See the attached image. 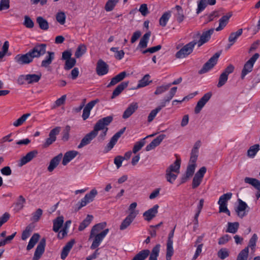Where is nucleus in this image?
<instances>
[{
  "label": "nucleus",
  "mask_w": 260,
  "mask_h": 260,
  "mask_svg": "<svg viewBox=\"0 0 260 260\" xmlns=\"http://www.w3.org/2000/svg\"><path fill=\"white\" fill-rule=\"evenodd\" d=\"M66 15L63 12H59L56 14V19L58 22L60 24L63 25L66 22Z\"/></svg>",
  "instance_id": "obj_64"
},
{
  "label": "nucleus",
  "mask_w": 260,
  "mask_h": 260,
  "mask_svg": "<svg viewBox=\"0 0 260 260\" xmlns=\"http://www.w3.org/2000/svg\"><path fill=\"white\" fill-rule=\"evenodd\" d=\"M220 56V53L217 52L215 53L203 66L202 68L199 71V74H205L211 69H212L217 63L218 58Z\"/></svg>",
  "instance_id": "obj_7"
},
{
  "label": "nucleus",
  "mask_w": 260,
  "mask_h": 260,
  "mask_svg": "<svg viewBox=\"0 0 260 260\" xmlns=\"http://www.w3.org/2000/svg\"><path fill=\"white\" fill-rule=\"evenodd\" d=\"M216 3V0H200L198 3L197 13L199 14L203 11L208 5L213 6Z\"/></svg>",
  "instance_id": "obj_22"
},
{
  "label": "nucleus",
  "mask_w": 260,
  "mask_h": 260,
  "mask_svg": "<svg viewBox=\"0 0 260 260\" xmlns=\"http://www.w3.org/2000/svg\"><path fill=\"white\" fill-rule=\"evenodd\" d=\"M30 116V113H26L22 115L20 118L15 121L13 125L15 127H18L21 125L27 119V118Z\"/></svg>",
  "instance_id": "obj_51"
},
{
  "label": "nucleus",
  "mask_w": 260,
  "mask_h": 260,
  "mask_svg": "<svg viewBox=\"0 0 260 260\" xmlns=\"http://www.w3.org/2000/svg\"><path fill=\"white\" fill-rule=\"evenodd\" d=\"M64 222V218L62 216L56 217L53 221V231L57 233L59 232V229L63 226Z\"/></svg>",
  "instance_id": "obj_33"
},
{
  "label": "nucleus",
  "mask_w": 260,
  "mask_h": 260,
  "mask_svg": "<svg viewBox=\"0 0 260 260\" xmlns=\"http://www.w3.org/2000/svg\"><path fill=\"white\" fill-rule=\"evenodd\" d=\"M145 138H144L135 143L133 149V152L134 153H136L144 146L145 144Z\"/></svg>",
  "instance_id": "obj_56"
},
{
  "label": "nucleus",
  "mask_w": 260,
  "mask_h": 260,
  "mask_svg": "<svg viewBox=\"0 0 260 260\" xmlns=\"http://www.w3.org/2000/svg\"><path fill=\"white\" fill-rule=\"evenodd\" d=\"M109 71V66L102 59L98 61L96 67V72L99 76L107 74Z\"/></svg>",
  "instance_id": "obj_15"
},
{
  "label": "nucleus",
  "mask_w": 260,
  "mask_h": 260,
  "mask_svg": "<svg viewBox=\"0 0 260 260\" xmlns=\"http://www.w3.org/2000/svg\"><path fill=\"white\" fill-rule=\"evenodd\" d=\"M181 165V159L177 158L175 162L171 164L166 171V178L170 183H173L179 173Z\"/></svg>",
  "instance_id": "obj_3"
},
{
  "label": "nucleus",
  "mask_w": 260,
  "mask_h": 260,
  "mask_svg": "<svg viewBox=\"0 0 260 260\" xmlns=\"http://www.w3.org/2000/svg\"><path fill=\"white\" fill-rule=\"evenodd\" d=\"M41 76V73L38 74H27L26 75V81L28 84L37 83L40 80Z\"/></svg>",
  "instance_id": "obj_42"
},
{
  "label": "nucleus",
  "mask_w": 260,
  "mask_h": 260,
  "mask_svg": "<svg viewBox=\"0 0 260 260\" xmlns=\"http://www.w3.org/2000/svg\"><path fill=\"white\" fill-rule=\"evenodd\" d=\"M160 245H156L152 249L151 253L148 249L140 251L132 260H144L150 254L149 260H157L160 250Z\"/></svg>",
  "instance_id": "obj_2"
},
{
  "label": "nucleus",
  "mask_w": 260,
  "mask_h": 260,
  "mask_svg": "<svg viewBox=\"0 0 260 260\" xmlns=\"http://www.w3.org/2000/svg\"><path fill=\"white\" fill-rule=\"evenodd\" d=\"M170 87V84L163 85L158 87H157L156 90L154 92L155 95H158L164 93L169 89Z\"/></svg>",
  "instance_id": "obj_63"
},
{
  "label": "nucleus",
  "mask_w": 260,
  "mask_h": 260,
  "mask_svg": "<svg viewBox=\"0 0 260 260\" xmlns=\"http://www.w3.org/2000/svg\"><path fill=\"white\" fill-rule=\"evenodd\" d=\"M118 1L119 0H108L105 7L106 11L107 12L112 11Z\"/></svg>",
  "instance_id": "obj_58"
},
{
  "label": "nucleus",
  "mask_w": 260,
  "mask_h": 260,
  "mask_svg": "<svg viewBox=\"0 0 260 260\" xmlns=\"http://www.w3.org/2000/svg\"><path fill=\"white\" fill-rule=\"evenodd\" d=\"M257 240V236L256 234H254L251 237V238L250 239L248 245L246 247H248V249L250 247L251 249V250H254L255 249Z\"/></svg>",
  "instance_id": "obj_60"
},
{
  "label": "nucleus",
  "mask_w": 260,
  "mask_h": 260,
  "mask_svg": "<svg viewBox=\"0 0 260 260\" xmlns=\"http://www.w3.org/2000/svg\"><path fill=\"white\" fill-rule=\"evenodd\" d=\"M40 236L38 233L34 234L30 238L28 244L26 247L27 250H30L31 249L36 243L38 242L40 239Z\"/></svg>",
  "instance_id": "obj_38"
},
{
  "label": "nucleus",
  "mask_w": 260,
  "mask_h": 260,
  "mask_svg": "<svg viewBox=\"0 0 260 260\" xmlns=\"http://www.w3.org/2000/svg\"><path fill=\"white\" fill-rule=\"evenodd\" d=\"M14 60L20 65L27 64L33 61L32 56L28 52L26 54H19L15 56Z\"/></svg>",
  "instance_id": "obj_12"
},
{
  "label": "nucleus",
  "mask_w": 260,
  "mask_h": 260,
  "mask_svg": "<svg viewBox=\"0 0 260 260\" xmlns=\"http://www.w3.org/2000/svg\"><path fill=\"white\" fill-rule=\"evenodd\" d=\"M228 79V76L222 73L219 77L218 82L217 83V86L219 88L223 86L225 83L227 82Z\"/></svg>",
  "instance_id": "obj_61"
},
{
  "label": "nucleus",
  "mask_w": 260,
  "mask_h": 260,
  "mask_svg": "<svg viewBox=\"0 0 260 260\" xmlns=\"http://www.w3.org/2000/svg\"><path fill=\"white\" fill-rule=\"evenodd\" d=\"M248 256V247H245L238 254L237 260H247Z\"/></svg>",
  "instance_id": "obj_55"
},
{
  "label": "nucleus",
  "mask_w": 260,
  "mask_h": 260,
  "mask_svg": "<svg viewBox=\"0 0 260 260\" xmlns=\"http://www.w3.org/2000/svg\"><path fill=\"white\" fill-rule=\"evenodd\" d=\"M75 243V240L72 239L68 242L66 245L63 247L61 253V258L64 260L68 256L70 251L73 247Z\"/></svg>",
  "instance_id": "obj_30"
},
{
  "label": "nucleus",
  "mask_w": 260,
  "mask_h": 260,
  "mask_svg": "<svg viewBox=\"0 0 260 260\" xmlns=\"http://www.w3.org/2000/svg\"><path fill=\"white\" fill-rule=\"evenodd\" d=\"M135 217L131 216L130 215H127L125 218L122 221L120 226L119 229L121 231H123L125 230L127 228H128L132 222L135 219Z\"/></svg>",
  "instance_id": "obj_35"
},
{
  "label": "nucleus",
  "mask_w": 260,
  "mask_h": 260,
  "mask_svg": "<svg viewBox=\"0 0 260 260\" xmlns=\"http://www.w3.org/2000/svg\"><path fill=\"white\" fill-rule=\"evenodd\" d=\"M37 23L39 24L40 28L44 30L49 28V23L47 21L41 16H39L36 19Z\"/></svg>",
  "instance_id": "obj_44"
},
{
  "label": "nucleus",
  "mask_w": 260,
  "mask_h": 260,
  "mask_svg": "<svg viewBox=\"0 0 260 260\" xmlns=\"http://www.w3.org/2000/svg\"><path fill=\"white\" fill-rule=\"evenodd\" d=\"M137 206V203L136 202H133L129 205L128 208L129 211L128 215H130L135 218L136 217L137 215L139 214V211L136 210Z\"/></svg>",
  "instance_id": "obj_52"
},
{
  "label": "nucleus",
  "mask_w": 260,
  "mask_h": 260,
  "mask_svg": "<svg viewBox=\"0 0 260 260\" xmlns=\"http://www.w3.org/2000/svg\"><path fill=\"white\" fill-rule=\"evenodd\" d=\"M46 246V239L42 238L39 243L35 250L34 255L32 260H39L45 251Z\"/></svg>",
  "instance_id": "obj_14"
},
{
  "label": "nucleus",
  "mask_w": 260,
  "mask_h": 260,
  "mask_svg": "<svg viewBox=\"0 0 260 260\" xmlns=\"http://www.w3.org/2000/svg\"><path fill=\"white\" fill-rule=\"evenodd\" d=\"M232 196V193L231 192H228L225 194H223L219 198V201L218 202V204L219 205L221 204H227L228 201L231 199Z\"/></svg>",
  "instance_id": "obj_53"
},
{
  "label": "nucleus",
  "mask_w": 260,
  "mask_h": 260,
  "mask_svg": "<svg viewBox=\"0 0 260 260\" xmlns=\"http://www.w3.org/2000/svg\"><path fill=\"white\" fill-rule=\"evenodd\" d=\"M211 96V92H209L205 94L200 99L194 108V113L196 114H198L201 112L202 108L210 99Z\"/></svg>",
  "instance_id": "obj_13"
},
{
  "label": "nucleus",
  "mask_w": 260,
  "mask_h": 260,
  "mask_svg": "<svg viewBox=\"0 0 260 260\" xmlns=\"http://www.w3.org/2000/svg\"><path fill=\"white\" fill-rule=\"evenodd\" d=\"M232 15L233 14L232 12H229L225 15L223 16L219 20V26L215 29V30L217 31L222 30L228 23L229 19L232 17Z\"/></svg>",
  "instance_id": "obj_24"
},
{
  "label": "nucleus",
  "mask_w": 260,
  "mask_h": 260,
  "mask_svg": "<svg viewBox=\"0 0 260 260\" xmlns=\"http://www.w3.org/2000/svg\"><path fill=\"white\" fill-rule=\"evenodd\" d=\"M125 128V127H123V128L121 129L111 138L110 142L107 144V146L105 148V152L107 153L109 152L113 148L114 145L117 143L118 139L124 132Z\"/></svg>",
  "instance_id": "obj_11"
},
{
  "label": "nucleus",
  "mask_w": 260,
  "mask_h": 260,
  "mask_svg": "<svg viewBox=\"0 0 260 260\" xmlns=\"http://www.w3.org/2000/svg\"><path fill=\"white\" fill-rule=\"evenodd\" d=\"M158 208V205H155L152 208L146 211L143 214L144 219L147 221L151 220L157 214Z\"/></svg>",
  "instance_id": "obj_19"
},
{
  "label": "nucleus",
  "mask_w": 260,
  "mask_h": 260,
  "mask_svg": "<svg viewBox=\"0 0 260 260\" xmlns=\"http://www.w3.org/2000/svg\"><path fill=\"white\" fill-rule=\"evenodd\" d=\"M75 243V240L72 239L68 242L66 245L63 247L61 253V258L64 260L68 256L70 251L73 247Z\"/></svg>",
  "instance_id": "obj_31"
},
{
  "label": "nucleus",
  "mask_w": 260,
  "mask_h": 260,
  "mask_svg": "<svg viewBox=\"0 0 260 260\" xmlns=\"http://www.w3.org/2000/svg\"><path fill=\"white\" fill-rule=\"evenodd\" d=\"M40 236L38 233L34 234L30 238L28 244L26 247L27 250H30L31 249L36 243L38 242L40 239Z\"/></svg>",
  "instance_id": "obj_39"
},
{
  "label": "nucleus",
  "mask_w": 260,
  "mask_h": 260,
  "mask_svg": "<svg viewBox=\"0 0 260 260\" xmlns=\"http://www.w3.org/2000/svg\"><path fill=\"white\" fill-rule=\"evenodd\" d=\"M24 22L23 24L28 28H32L34 26V22L32 20V19L27 15L24 16Z\"/></svg>",
  "instance_id": "obj_62"
},
{
  "label": "nucleus",
  "mask_w": 260,
  "mask_h": 260,
  "mask_svg": "<svg viewBox=\"0 0 260 260\" xmlns=\"http://www.w3.org/2000/svg\"><path fill=\"white\" fill-rule=\"evenodd\" d=\"M229 250L225 248H221L217 252L218 257L221 259H224L229 256Z\"/></svg>",
  "instance_id": "obj_57"
},
{
  "label": "nucleus",
  "mask_w": 260,
  "mask_h": 260,
  "mask_svg": "<svg viewBox=\"0 0 260 260\" xmlns=\"http://www.w3.org/2000/svg\"><path fill=\"white\" fill-rule=\"evenodd\" d=\"M98 194V191L95 188H93L90 191L86 194L85 197L81 200V202H78L76 206V211H79L83 207L85 206L88 203L92 202Z\"/></svg>",
  "instance_id": "obj_6"
},
{
  "label": "nucleus",
  "mask_w": 260,
  "mask_h": 260,
  "mask_svg": "<svg viewBox=\"0 0 260 260\" xmlns=\"http://www.w3.org/2000/svg\"><path fill=\"white\" fill-rule=\"evenodd\" d=\"M151 36V32L148 31L145 34L141 39L137 49H139L141 52L143 51V49L147 47L149 39Z\"/></svg>",
  "instance_id": "obj_26"
},
{
  "label": "nucleus",
  "mask_w": 260,
  "mask_h": 260,
  "mask_svg": "<svg viewBox=\"0 0 260 260\" xmlns=\"http://www.w3.org/2000/svg\"><path fill=\"white\" fill-rule=\"evenodd\" d=\"M197 44L195 40L192 41L184 46L179 51L177 52L175 56L177 58H182L191 54L194 46Z\"/></svg>",
  "instance_id": "obj_5"
},
{
  "label": "nucleus",
  "mask_w": 260,
  "mask_h": 260,
  "mask_svg": "<svg viewBox=\"0 0 260 260\" xmlns=\"http://www.w3.org/2000/svg\"><path fill=\"white\" fill-rule=\"evenodd\" d=\"M175 8L177 11V13L175 14L176 20L179 23H181L184 19L183 11L181 7L179 5H176Z\"/></svg>",
  "instance_id": "obj_50"
},
{
  "label": "nucleus",
  "mask_w": 260,
  "mask_h": 260,
  "mask_svg": "<svg viewBox=\"0 0 260 260\" xmlns=\"http://www.w3.org/2000/svg\"><path fill=\"white\" fill-rule=\"evenodd\" d=\"M113 120V117L112 116H108L99 119L94 125L93 129L87 134L81 140L80 143L78 146V148H82L89 144L97 136L100 131H102V132L98 136V140L99 142L103 141L108 131L107 126L112 122Z\"/></svg>",
  "instance_id": "obj_1"
},
{
  "label": "nucleus",
  "mask_w": 260,
  "mask_h": 260,
  "mask_svg": "<svg viewBox=\"0 0 260 260\" xmlns=\"http://www.w3.org/2000/svg\"><path fill=\"white\" fill-rule=\"evenodd\" d=\"M214 28H211L208 30L204 31L202 33V35L200 36V40L198 42H197L198 47L201 46L202 45L207 42L210 40L211 35L214 32Z\"/></svg>",
  "instance_id": "obj_20"
},
{
  "label": "nucleus",
  "mask_w": 260,
  "mask_h": 260,
  "mask_svg": "<svg viewBox=\"0 0 260 260\" xmlns=\"http://www.w3.org/2000/svg\"><path fill=\"white\" fill-rule=\"evenodd\" d=\"M76 60L74 58H71L66 60L64 69L66 70H69L76 64Z\"/></svg>",
  "instance_id": "obj_59"
},
{
  "label": "nucleus",
  "mask_w": 260,
  "mask_h": 260,
  "mask_svg": "<svg viewBox=\"0 0 260 260\" xmlns=\"http://www.w3.org/2000/svg\"><path fill=\"white\" fill-rule=\"evenodd\" d=\"M138 104L137 103H132L124 111L122 118L123 119H127L129 118L138 109Z\"/></svg>",
  "instance_id": "obj_23"
},
{
  "label": "nucleus",
  "mask_w": 260,
  "mask_h": 260,
  "mask_svg": "<svg viewBox=\"0 0 260 260\" xmlns=\"http://www.w3.org/2000/svg\"><path fill=\"white\" fill-rule=\"evenodd\" d=\"M86 51V47L85 45L83 44L80 45L78 48L75 53V56L76 58H79L82 56Z\"/></svg>",
  "instance_id": "obj_54"
},
{
  "label": "nucleus",
  "mask_w": 260,
  "mask_h": 260,
  "mask_svg": "<svg viewBox=\"0 0 260 260\" xmlns=\"http://www.w3.org/2000/svg\"><path fill=\"white\" fill-rule=\"evenodd\" d=\"M99 99H95L89 102L84 107L83 111L82 117L84 120H86L90 115L91 110L95 106L96 104L99 102Z\"/></svg>",
  "instance_id": "obj_16"
},
{
  "label": "nucleus",
  "mask_w": 260,
  "mask_h": 260,
  "mask_svg": "<svg viewBox=\"0 0 260 260\" xmlns=\"http://www.w3.org/2000/svg\"><path fill=\"white\" fill-rule=\"evenodd\" d=\"M62 157V153L58 154L57 156L54 157L50 161L49 165L48 167V171L52 172L54 169L59 165Z\"/></svg>",
  "instance_id": "obj_25"
},
{
  "label": "nucleus",
  "mask_w": 260,
  "mask_h": 260,
  "mask_svg": "<svg viewBox=\"0 0 260 260\" xmlns=\"http://www.w3.org/2000/svg\"><path fill=\"white\" fill-rule=\"evenodd\" d=\"M61 130V127L56 126L51 129L49 134V137L46 139L45 142L43 144V147L45 148L49 147L56 140V136L58 135Z\"/></svg>",
  "instance_id": "obj_9"
},
{
  "label": "nucleus",
  "mask_w": 260,
  "mask_h": 260,
  "mask_svg": "<svg viewBox=\"0 0 260 260\" xmlns=\"http://www.w3.org/2000/svg\"><path fill=\"white\" fill-rule=\"evenodd\" d=\"M239 226V223L238 222H228V228L226 230V232L235 234L238 231Z\"/></svg>",
  "instance_id": "obj_45"
},
{
  "label": "nucleus",
  "mask_w": 260,
  "mask_h": 260,
  "mask_svg": "<svg viewBox=\"0 0 260 260\" xmlns=\"http://www.w3.org/2000/svg\"><path fill=\"white\" fill-rule=\"evenodd\" d=\"M128 83V81H126L121 82L119 84L113 91L111 99H114L115 97L119 95L121 92L127 87Z\"/></svg>",
  "instance_id": "obj_32"
},
{
  "label": "nucleus",
  "mask_w": 260,
  "mask_h": 260,
  "mask_svg": "<svg viewBox=\"0 0 260 260\" xmlns=\"http://www.w3.org/2000/svg\"><path fill=\"white\" fill-rule=\"evenodd\" d=\"M25 202V198L21 195L19 196L17 202L14 204V210L17 212L22 210L24 207V204Z\"/></svg>",
  "instance_id": "obj_40"
},
{
  "label": "nucleus",
  "mask_w": 260,
  "mask_h": 260,
  "mask_svg": "<svg viewBox=\"0 0 260 260\" xmlns=\"http://www.w3.org/2000/svg\"><path fill=\"white\" fill-rule=\"evenodd\" d=\"M238 201L239 205L235 210L237 215L241 218H242L246 215L245 210L248 207V206L245 202L240 199L238 200Z\"/></svg>",
  "instance_id": "obj_21"
},
{
  "label": "nucleus",
  "mask_w": 260,
  "mask_h": 260,
  "mask_svg": "<svg viewBox=\"0 0 260 260\" xmlns=\"http://www.w3.org/2000/svg\"><path fill=\"white\" fill-rule=\"evenodd\" d=\"M177 87H172L169 93V95L165 98L161 102L160 105L157 107V108L160 111L162 108L166 107V104L169 103L170 101L173 99L174 96L175 95L176 91H177Z\"/></svg>",
  "instance_id": "obj_18"
},
{
  "label": "nucleus",
  "mask_w": 260,
  "mask_h": 260,
  "mask_svg": "<svg viewBox=\"0 0 260 260\" xmlns=\"http://www.w3.org/2000/svg\"><path fill=\"white\" fill-rule=\"evenodd\" d=\"M109 231L108 229H106L99 234H96L98 232H95L94 236L92 237H94V239L90 246L91 249H95L100 245L103 239L109 232Z\"/></svg>",
  "instance_id": "obj_10"
},
{
  "label": "nucleus",
  "mask_w": 260,
  "mask_h": 260,
  "mask_svg": "<svg viewBox=\"0 0 260 260\" xmlns=\"http://www.w3.org/2000/svg\"><path fill=\"white\" fill-rule=\"evenodd\" d=\"M106 222H102L100 223H98L94 225L90 233V236L89 239H90L92 238V237L94 236L95 235V232H99L100 230H102L104 228V227L106 226Z\"/></svg>",
  "instance_id": "obj_49"
},
{
  "label": "nucleus",
  "mask_w": 260,
  "mask_h": 260,
  "mask_svg": "<svg viewBox=\"0 0 260 260\" xmlns=\"http://www.w3.org/2000/svg\"><path fill=\"white\" fill-rule=\"evenodd\" d=\"M93 219V216L91 215H87L85 219H84L79 226L78 230L82 231L88 226L91 223Z\"/></svg>",
  "instance_id": "obj_43"
},
{
  "label": "nucleus",
  "mask_w": 260,
  "mask_h": 260,
  "mask_svg": "<svg viewBox=\"0 0 260 260\" xmlns=\"http://www.w3.org/2000/svg\"><path fill=\"white\" fill-rule=\"evenodd\" d=\"M171 17V12L170 11H167L165 12L161 17L159 19V25H161L162 27L166 26L167 22L168 21L169 19H170Z\"/></svg>",
  "instance_id": "obj_46"
},
{
  "label": "nucleus",
  "mask_w": 260,
  "mask_h": 260,
  "mask_svg": "<svg viewBox=\"0 0 260 260\" xmlns=\"http://www.w3.org/2000/svg\"><path fill=\"white\" fill-rule=\"evenodd\" d=\"M242 28L239 29L236 32L231 33L228 38L229 43L234 44L237 41V39L242 35Z\"/></svg>",
  "instance_id": "obj_37"
},
{
  "label": "nucleus",
  "mask_w": 260,
  "mask_h": 260,
  "mask_svg": "<svg viewBox=\"0 0 260 260\" xmlns=\"http://www.w3.org/2000/svg\"><path fill=\"white\" fill-rule=\"evenodd\" d=\"M150 78V76L149 74L145 75L142 79L139 80L138 84L135 89H137L148 85L152 82L151 80H149Z\"/></svg>",
  "instance_id": "obj_36"
},
{
  "label": "nucleus",
  "mask_w": 260,
  "mask_h": 260,
  "mask_svg": "<svg viewBox=\"0 0 260 260\" xmlns=\"http://www.w3.org/2000/svg\"><path fill=\"white\" fill-rule=\"evenodd\" d=\"M244 181L245 183L251 185L256 189L260 188V181L255 178L246 177L244 179Z\"/></svg>",
  "instance_id": "obj_48"
},
{
  "label": "nucleus",
  "mask_w": 260,
  "mask_h": 260,
  "mask_svg": "<svg viewBox=\"0 0 260 260\" xmlns=\"http://www.w3.org/2000/svg\"><path fill=\"white\" fill-rule=\"evenodd\" d=\"M38 152L36 150L31 151L27 153L26 155L23 156L19 160L18 166L22 167L34 158H35L38 154Z\"/></svg>",
  "instance_id": "obj_17"
},
{
  "label": "nucleus",
  "mask_w": 260,
  "mask_h": 260,
  "mask_svg": "<svg viewBox=\"0 0 260 260\" xmlns=\"http://www.w3.org/2000/svg\"><path fill=\"white\" fill-rule=\"evenodd\" d=\"M34 228V226L32 224H30L26 227L22 233L21 239L22 240H25L30 236Z\"/></svg>",
  "instance_id": "obj_47"
},
{
  "label": "nucleus",
  "mask_w": 260,
  "mask_h": 260,
  "mask_svg": "<svg viewBox=\"0 0 260 260\" xmlns=\"http://www.w3.org/2000/svg\"><path fill=\"white\" fill-rule=\"evenodd\" d=\"M259 57V54L258 53H256L245 62L241 74L242 79H243L246 75L252 72L254 64Z\"/></svg>",
  "instance_id": "obj_4"
},
{
  "label": "nucleus",
  "mask_w": 260,
  "mask_h": 260,
  "mask_svg": "<svg viewBox=\"0 0 260 260\" xmlns=\"http://www.w3.org/2000/svg\"><path fill=\"white\" fill-rule=\"evenodd\" d=\"M55 54L53 52L48 51L47 55L45 59L42 60L41 62V66L44 68H47L52 63L53 60L54 59Z\"/></svg>",
  "instance_id": "obj_34"
},
{
  "label": "nucleus",
  "mask_w": 260,
  "mask_h": 260,
  "mask_svg": "<svg viewBox=\"0 0 260 260\" xmlns=\"http://www.w3.org/2000/svg\"><path fill=\"white\" fill-rule=\"evenodd\" d=\"M46 46L45 44H37L32 49L30 50L28 52L32 56V59L44 55L46 53Z\"/></svg>",
  "instance_id": "obj_8"
},
{
  "label": "nucleus",
  "mask_w": 260,
  "mask_h": 260,
  "mask_svg": "<svg viewBox=\"0 0 260 260\" xmlns=\"http://www.w3.org/2000/svg\"><path fill=\"white\" fill-rule=\"evenodd\" d=\"M259 145L258 144L250 146L247 152V156L250 158H253L259 150Z\"/></svg>",
  "instance_id": "obj_41"
},
{
  "label": "nucleus",
  "mask_w": 260,
  "mask_h": 260,
  "mask_svg": "<svg viewBox=\"0 0 260 260\" xmlns=\"http://www.w3.org/2000/svg\"><path fill=\"white\" fill-rule=\"evenodd\" d=\"M75 243V240L72 239L68 242L66 245L63 247L61 253V258L64 260L68 256L70 251L73 247Z\"/></svg>",
  "instance_id": "obj_29"
},
{
  "label": "nucleus",
  "mask_w": 260,
  "mask_h": 260,
  "mask_svg": "<svg viewBox=\"0 0 260 260\" xmlns=\"http://www.w3.org/2000/svg\"><path fill=\"white\" fill-rule=\"evenodd\" d=\"M78 153V152L77 151L74 150L67 152L63 157L62 164L63 166H66L77 155Z\"/></svg>",
  "instance_id": "obj_27"
},
{
  "label": "nucleus",
  "mask_w": 260,
  "mask_h": 260,
  "mask_svg": "<svg viewBox=\"0 0 260 260\" xmlns=\"http://www.w3.org/2000/svg\"><path fill=\"white\" fill-rule=\"evenodd\" d=\"M126 75L127 74L125 71L120 73L119 74H118V75H117L116 76L112 78L110 82L109 83L107 87L109 88L111 86L115 85L117 83L123 80L124 79V78L126 76Z\"/></svg>",
  "instance_id": "obj_28"
}]
</instances>
